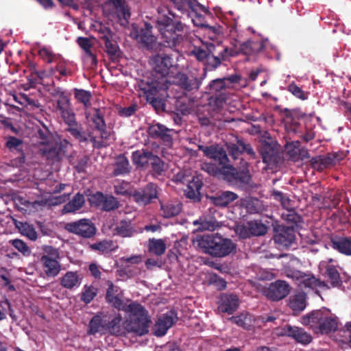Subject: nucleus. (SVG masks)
Listing matches in <instances>:
<instances>
[{
  "instance_id": "nucleus-31",
  "label": "nucleus",
  "mask_w": 351,
  "mask_h": 351,
  "mask_svg": "<svg viewBox=\"0 0 351 351\" xmlns=\"http://www.w3.org/2000/svg\"><path fill=\"white\" fill-rule=\"evenodd\" d=\"M122 317L119 313H109V322H107L106 333L115 336H124L125 335V327L121 325Z\"/></svg>"
},
{
  "instance_id": "nucleus-23",
  "label": "nucleus",
  "mask_w": 351,
  "mask_h": 351,
  "mask_svg": "<svg viewBox=\"0 0 351 351\" xmlns=\"http://www.w3.org/2000/svg\"><path fill=\"white\" fill-rule=\"evenodd\" d=\"M204 77H189L183 73H178L175 77V84L186 92L197 90Z\"/></svg>"
},
{
  "instance_id": "nucleus-20",
  "label": "nucleus",
  "mask_w": 351,
  "mask_h": 351,
  "mask_svg": "<svg viewBox=\"0 0 351 351\" xmlns=\"http://www.w3.org/2000/svg\"><path fill=\"white\" fill-rule=\"evenodd\" d=\"M98 38L101 40L106 48V52L110 56H116L119 46L117 43L112 40V32L109 27L102 24H99L97 27Z\"/></svg>"
},
{
  "instance_id": "nucleus-36",
  "label": "nucleus",
  "mask_w": 351,
  "mask_h": 351,
  "mask_svg": "<svg viewBox=\"0 0 351 351\" xmlns=\"http://www.w3.org/2000/svg\"><path fill=\"white\" fill-rule=\"evenodd\" d=\"M331 247L341 254L351 256V237L332 239Z\"/></svg>"
},
{
  "instance_id": "nucleus-13",
  "label": "nucleus",
  "mask_w": 351,
  "mask_h": 351,
  "mask_svg": "<svg viewBox=\"0 0 351 351\" xmlns=\"http://www.w3.org/2000/svg\"><path fill=\"white\" fill-rule=\"evenodd\" d=\"M268 228L261 221H249L243 224L237 225L235 232L242 239L251 237H260L267 232Z\"/></svg>"
},
{
  "instance_id": "nucleus-33",
  "label": "nucleus",
  "mask_w": 351,
  "mask_h": 351,
  "mask_svg": "<svg viewBox=\"0 0 351 351\" xmlns=\"http://www.w3.org/2000/svg\"><path fill=\"white\" fill-rule=\"evenodd\" d=\"M57 258L49 256H42L40 263L45 273L47 276H56L60 271V265L56 260Z\"/></svg>"
},
{
  "instance_id": "nucleus-47",
  "label": "nucleus",
  "mask_w": 351,
  "mask_h": 351,
  "mask_svg": "<svg viewBox=\"0 0 351 351\" xmlns=\"http://www.w3.org/2000/svg\"><path fill=\"white\" fill-rule=\"evenodd\" d=\"M211 160H213L211 162H203L202 164V169L213 176H223V167H221L213 159Z\"/></svg>"
},
{
  "instance_id": "nucleus-1",
  "label": "nucleus",
  "mask_w": 351,
  "mask_h": 351,
  "mask_svg": "<svg viewBox=\"0 0 351 351\" xmlns=\"http://www.w3.org/2000/svg\"><path fill=\"white\" fill-rule=\"evenodd\" d=\"M198 149L203 152L205 156L213 159L223 167V178L230 184L239 187L250 185L252 176L246 165L234 167L230 164L226 150L218 145L204 146L198 145ZM247 165V162L245 163Z\"/></svg>"
},
{
  "instance_id": "nucleus-35",
  "label": "nucleus",
  "mask_w": 351,
  "mask_h": 351,
  "mask_svg": "<svg viewBox=\"0 0 351 351\" xmlns=\"http://www.w3.org/2000/svg\"><path fill=\"white\" fill-rule=\"evenodd\" d=\"M114 170L112 174L114 176H123L130 172V166L129 160L125 154H119L115 158V162L113 165Z\"/></svg>"
},
{
  "instance_id": "nucleus-56",
  "label": "nucleus",
  "mask_w": 351,
  "mask_h": 351,
  "mask_svg": "<svg viewBox=\"0 0 351 351\" xmlns=\"http://www.w3.org/2000/svg\"><path fill=\"white\" fill-rule=\"evenodd\" d=\"M74 91L75 97L77 101L83 104L86 108L90 106L91 94L89 91L76 88Z\"/></svg>"
},
{
  "instance_id": "nucleus-4",
  "label": "nucleus",
  "mask_w": 351,
  "mask_h": 351,
  "mask_svg": "<svg viewBox=\"0 0 351 351\" xmlns=\"http://www.w3.org/2000/svg\"><path fill=\"white\" fill-rule=\"evenodd\" d=\"M193 243L205 254L216 258L228 256L236 250V245L231 239L218 234L197 236Z\"/></svg>"
},
{
  "instance_id": "nucleus-43",
  "label": "nucleus",
  "mask_w": 351,
  "mask_h": 351,
  "mask_svg": "<svg viewBox=\"0 0 351 351\" xmlns=\"http://www.w3.org/2000/svg\"><path fill=\"white\" fill-rule=\"evenodd\" d=\"M15 226L19 230V232L23 236L27 237L32 241H35L37 239L38 234L33 225L27 222H21L15 221Z\"/></svg>"
},
{
  "instance_id": "nucleus-21",
  "label": "nucleus",
  "mask_w": 351,
  "mask_h": 351,
  "mask_svg": "<svg viewBox=\"0 0 351 351\" xmlns=\"http://www.w3.org/2000/svg\"><path fill=\"white\" fill-rule=\"evenodd\" d=\"M172 132L173 130L160 123L152 124L147 128L149 136L160 140L166 145H171L173 143Z\"/></svg>"
},
{
  "instance_id": "nucleus-61",
  "label": "nucleus",
  "mask_w": 351,
  "mask_h": 351,
  "mask_svg": "<svg viewBox=\"0 0 351 351\" xmlns=\"http://www.w3.org/2000/svg\"><path fill=\"white\" fill-rule=\"evenodd\" d=\"M12 245L24 256H29L31 253L27 245L21 239H14L11 241Z\"/></svg>"
},
{
  "instance_id": "nucleus-26",
  "label": "nucleus",
  "mask_w": 351,
  "mask_h": 351,
  "mask_svg": "<svg viewBox=\"0 0 351 351\" xmlns=\"http://www.w3.org/2000/svg\"><path fill=\"white\" fill-rule=\"evenodd\" d=\"M226 147L230 156L234 160L237 159L239 156L243 153H246L253 158H255L256 157V154L253 150L251 145L250 143H246L243 141L238 138L237 139L236 143H227Z\"/></svg>"
},
{
  "instance_id": "nucleus-54",
  "label": "nucleus",
  "mask_w": 351,
  "mask_h": 351,
  "mask_svg": "<svg viewBox=\"0 0 351 351\" xmlns=\"http://www.w3.org/2000/svg\"><path fill=\"white\" fill-rule=\"evenodd\" d=\"M120 204L117 199L112 195H106L101 209L104 211H111L117 209Z\"/></svg>"
},
{
  "instance_id": "nucleus-7",
  "label": "nucleus",
  "mask_w": 351,
  "mask_h": 351,
  "mask_svg": "<svg viewBox=\"0 0 351 351\" xmlns=\"http://www.w3.org/2000/svg\"><path fill=\"white\" fill-rule=\"evenodd\" d=\"M141 90L149 102L156 111L165 110V104L162 99L158 97L160 90H165L169 88L168 84L163 82H156L153 80H142L139 83Z\"/></svg>"
},
{
  "instance_id": "nucleus-39",
  "label": "nucleus",
  "mask_w": 351,
  "mask_h": 351,
  "mask_svg": "<svg viewBox=\"0 0 351 351\" xmlns=\"http://www.w3.org/2000/svg\"><path fill=\"white\" fill-rule=\"evenodd\" d=\"M117 247L118 246L114 245L113 241L108 239L99 241L89 245L90 250L101 254H108L115 251Z\"/></svg>"
},
{
  "instance_id": "nucleus-50",
  "label": "nucleus",
  "mask_w": 351,
  "mask_h": 351,
  "mask_svg": "<svg viewBox=\"0 0 351 351\" xmlns=\"http://www.w3.org/2000/svg\"><path fill=\"white\" fill-rule=\"evenodd\" d=\"M84 204V195L80 193L76 194L71 201L67 202V213H74L80 209Z\"/></svg>"
},
{
  "instance_id": "nucleus-49",
  "label": "nucleus",
  "mask_w": 351,
  "mask_h": 351,
  "mask_svg": "<svg viewBox=\"0 0 351 351\" xmlns=\"http://www.w3.org/2000/svg\"><path fill=\"white\" fill-rule=\"evenodd\" d=\"M149 165L152 167V173L156 176H161L166 169L165 162L156 154L154 155Z\"/></svg>"
},
{
  "instance_id": "nucleus-55",
  "label": "nucleus",
  "mask_w": 351,
  "mask_h": 351,
  "mask_svg": "<svg viewBox=\"0 0 351 351\" xmlns=\"http://www.w3.org/2000/svg\"><path fill=\"white\" fill-rule=\"evenodd\" d=\"M189 9L195 13L196 16H200L198 14L199 12H202L205 14L210 13L208 8L199 3L197 0H189L187 2V10Z\"/></svg>"
},
{
  "instance_id": "nucleus-22",
  "label": "nucleus",
  "mask_w": 351,
  "mask_h": 351,
  "mask_svg": "<svg viewBox=\"0 0 351 351\" xmlns=\"http://www.w3.org/2000/svg\"><path fill=\"white\" fill-rule=\"evenodd\" d=\"M265 47V43L263 40H252L249 39L245 42L239 43V47L237 50V49H234L237 53L234 56H236L239 53H242L247 56H255L262 51ZM233 49H229V50H232Z\"/></svg>"
},
{
  "instance_id": "nucleus-64",
  "label": "nucleus",
  "mask_w": 351,
  "mask_h": 351,
  "mask_svg": "<svg viewBox=\"0 0 351 351\" xmlns=\"http://www.w3.org/2000/svg\"><path fill=\"white\" fill-rule=\"evenodd\" d=\"M138 110V106L136 104H133L128 107L119 108L118 110V114L122 117H129L133 115Z\"/></svg>"
},
{
  "instance_id": "nucleus-40",
  "label": "nucleus",
  "mask_w": 351,
  "mask_h": 351,
  "mask_svg": "<svg viewBox=\"0 0 351 351\" xmlns=\"http://www.w3.org/2000/svg\"><path fill=\"white\" fill-rule=\"evenodd\" d=\"M306 294L300 292L289 298L288 306L294 312L300 313L306 307Z\"/></svg>"
},
{
  "instance_id": "nucleus-16",
  "label": "nucleus",
  "mask_w": 351,
  "mask_h": 351,
  "mask_svg": "<svg viewBox=\"0 0 351 351\" xmlns=\"http://www.w3.org/2000/svg\"><path fill=\"white\" fill-rule=\"evenodd\" d=\"M158 189L156 184L149 182L145 186L135 190L132 197L136 203L146 206L158 198Z\"/></svg>"
},
{
  "instance_id": "nucleus-8",
  "label": "nucleus",
  "mask_w": 351,
  "mask_h": 351,
  "mask_svg": "<svg viewBox=\"0 0 351 351\" xmlns=\"http://www.w3.org/2000/svg\"><path fill=\"white\" fill-rule=\"evenodd\" d=\"M152 25L147 22L144 23L143 25L141 27L132 24L130 36L143 48L149 51H156L158 49V43L157 37L152 33Z\"/></svg>"
},
{
  "instance_id": "nucleus-6",
  "label": "nucleus",
  "mask_w": 351,
  "mask_h": 351,
  "mask_svg": "<svg viewBox=\"0 0 351 351\" xmlns=\"http://www.w3.org/2000/svg\"><path fill=\"white\" fill-rule=\"evenodd\" d=\"M330 311L327 308L316 310L308 314L304 320L306 324L317 328L322 334L335 332L338 328L337 317L330 315Z\"/></svg>"
},
{
  "instance_id": "nucleus-17",
  "label": "nucleus",
  "mask_w": 351,
  "mask_h": 351,
  "mask_svg": "<svg viewBox=\"0 0 351 351\" xmlns=\"http://www.w3.org/2000/svg\"><path fill=\"white\" fill-rule=\"evenodd\" d=\"M281 336H287L293 339L297 343L307 345L312 341V336L304 328L290 324H286L280 328Z\"/></svg>"
},
{
  "instance_id": "nucleus-63",
  "label": "nucleus",
  "mask_w": 351,
  "mask_h": 351,
  "mask_svg": "<svg viewBox=\"0 0 351 351\" xmlns=\"http://www.w3.org/2000/svg\"><path fill=\"white\" fill-rule=\"evenodd\" d=\"M105 195L101 192H97L93 195H90L88 197L89 202L91 205L101 207L104 204L105 199Z\"/></svg>"
},
{
  "instance_id": "nucleus-44",
  "label": "nucleus",
  "mask_w": 351,
  "mask_h": 351,
  "mask_svg": "<svg viewBox=\"0 0 351 351\" xmlns=\"http://www.w3.org/2000/svg\"><path fill=\"white\" fill-rule=\"evenodd\" d=\"M228 86L227 83H226V78H217L209 83L206 90L209 94L219 95L220 93H225Z\"/></svg>"
},
{
  "instance_id": "nucleus-41",
  "label": "nucleus",
  "mask_w": 351,
  "mask_h": 351,
  "mask_svg": "<svg viewBox=\"0 0 351 351\" xmlns=\"http://www.w3.org/2000/svg\"><path fill=\"white\" fill-rule=\"evenodd\" d=\"M325 276L334 288H339L342 286V280L337 267L332 265L326 266Z\"/></svg>"
},
{
  "instance_id": "nucleus-32",
  "label": "nucleus",
  "mask_w": 351,
  "mask_h": 351,
  "mask_svg": "<svg viewBox=\"0 0 351 351\" xmlns=\"http://www.w3.org/2000/svg\"><path fill=\"white\" fill-rule=\"evenodd\" d=\"M154 154L147 149H138L132 152V160L133 163L139 167H147L152 160Z\"/></svg>"
},
{
  "instance_id": "nucleus-38",
  "label": "nucleus",
  "mask_w": 351,
  "mask_h": 351,
  "mask_svg": "<svg viewBox=\"0 0 351 351\" xmlns=\"http://www.w3.org/2000/svg\"><path fill=\"white\" fill-rule=\"evenodd\" d=\"M114 234L122 237H132L138 233L130 221L121 220L114 228Z\"/></svg>"
},
{
  "instance_id": "nucleus-57",
  "label": "nucleus",
  "mask_w": 351,
  "mask_h": 351,
  "mask_svg": "<svg viewBox=\"0 0 351 351\" xmlns=\"http://www.w3.org/2000/svg\"><path fill=\"white\" fill-rule=\"evenodd\" d=\"M262 205L257 198H251L246 201L245 208L251 214L258 213L261 211Z\"/></svg>"
},
{
  "instance_id": "nucleus-12",
  "label": "nucleus",
  "mask_w": 351,
  "mask_h": 351,
  "mask_svg": "<svg viewBox=\"0 0 351 351\" xmlns=\"http://www.w3.org/2000/svg\"><path fill=\"white\" fill-rule=\"evenodd\" d=\"M291 290V287L287 281L276 280L263 289V294L269 300L278 302L285 298Z\"/></svg>"
},
{
  "instance_id": "nucleus-11",
  "label": "nucleus",
  "mask_w": 351,
  "mask_h": 351,
  "mask_svg": "<svg viewBox=\"0 0 351 351\" xmlns=\"http://www.w3.org/2000/svg\"><path fill=\"white\" fill-rule=\"evenodd\" d=\"M346 156L347 154L343 151L317 156L311 159V165L313 169L322 171L339 163Z\"/></svg>"
},
{
  "instance_id": "nucleus-60",
  "label": "nucleus",
  "mask_w": 351,
  "mask_h": 351,
  "mask_svg": "<svg viewBox=\"0 0 351 351\" xmlns=\"http://www.w3.org/2000/svg\"><path fill=\"white\" fill-rule=\"evenodd\" d=\"M81 278L77 272L67 271V289L79 287L81 283Z\"/></svg>"
},
{
  "instance_id": "nucleus-9",
  "label": "nucleus",
  "mask_w": 351,
  "mask_h": 351,
  "mask_svg": "<svg viewBox=\"0 0 351 351\" xmlns=\"http://www.w3.org/2000/svg\"><path fill=\"white\" fill-rule=\"evenodd\" d=\"M150 62L153 69L152 77L145 80L163 82V84L169 85L167 77L173 66L172 58L167 54H157L152 58Z\"/></svg>"
},
{
  "instance_id": "nucleus-2",
  "label": "nucleus",
  "mask_w": 351,
  "mask_h": 351,
  "mask_svg": "<svg viewBox=\"0 0 351 351\" xmlns=\"http://www.w3.org/2000/svg\"><path fill=\"white\" fill-rule=\"evenodd\" d=\"M155 26L159 32L163 45L174 49L184 40L188 32V26L173 12L160 14L155 21Z\"/></svg>"
},
{
  "instance_id": "nucleus-62",
  "label": "nucleus",
  "mask_w": 351,
  "mask_h": 351,
  "mask_svg": "<svg viewBox=\"0 0 351 351\" xmlns=\"http://www.w3.org/2000/svg\"><path fill=\"white\" fill-rule=\"evenodd\" d=\"M287 90L298 99L302 100H305L307 99L306 94L295 83L290 84L288 86Z\"/></svg>"
},
{
  "instance_id": "nucleus-59",
  "label": "nucleus",
  "mask_w": 351,
  "mask_h": 351,
  "mask_svg": "<svg viewBox=\"0 0 351 351\" xmlns=\"http://www.w3.org/2000/svg\"><path fill=\"white\" fill-rule=\"evenodd\" d=\"M23 145V141L15 136H10L6 138L5 147L10 151H21L19 147Z\"/></svg>"
},
{
  "instance_id": "nucleus-25",
  "label": "nucleus",
  "mask_w": 351,
  "mask_h": 351,
  "mask_svg": "<svg viewBox=\"0 0 351 351\" xmlns=\"http://www.w3.org/2000/svg\"><path fill=\"white\" fill-rule=\"evenodd\" d=\"M218 304L219 311L231 315L239 308V299L234 293H222L220 295Z\"/></svg>"
},
{
  "instance_id": "nucleus-51",
  "label": "nucleus",
  "mask_w": 351,
  "mask_h": 351,
  "mask_svg": "<svg viewBox=\"0 0 351 351\" xmlns=\"http://www.w3.org/2000/svg\"><path fill=\"white\" fill-rule=\"evenodd\" d=\"M91 121L94 124V128L95 130L100 129L102 127L106 125L104 120V114L101 109L97 108H93V113L91 117Z\"/></svg>"
},
{
  "instance_id": "nucleus-18",
  "label": "nucleus",
  "mask_w": 351,
  "mask_h": 351,
  "mask_svg": "<svg viewBox=\"0 0 351 351\" xmlns=\"http://www.w3.org/2000/svg\"><path fill=\"white\" fill-rule=\"evenodd\" d=\"M274 242L278 247H289L295 240V230L287 226H280L275 228Z\"/></svg>"
},
{
  "instance_id": "nucleus-45",
  "label": "nucleus",
  "mask_w": 351,
  "mask_h": 351,
  "mask_svg": "<svg viewBox=\"0 0 351 351\" xmlns=\"http://www.w3.org/2000/svg\"><path fill=\"white\" fill-rule=\"evenodd\" d=\"M166 248V244L162 239H149L148 249L150 252L157 256H161L165 252Z\"/></svg>"
},
{
  "instance_id": "nucleus-48",
  "label": "nucleus",
  "mask_w": 351,
  "mask_h": 351,
  "mask_svg": "<svg viewBox=\"0 0 351 351\" xmlns=\"http://www.w3.org/2000/svg\"><path fill=\"white\" fill-rule=\"evenodd\" d=\"M199 224V228L203 230L214 231L218 228L220 226L219 222L213 217L208 218H200L195 224Z\"/></svg>"
},
{
  "instance_id": "nucleus-5",
  "label": "nucleus",
  "mask_w": 351,
  "mask_h": 351,
  "mask_svg": "<svg viewBox=\"0 0 351 351\" xmlns=\"http://www.w3.org/2000/svg\"><path fill=\"white\" fill-rule=\"evenodd\" d=\"M125 311L130 313L125 323V332H132L137 336L147 334L151 319L145 308L138 303L132 302L128 305Z\"/></svg>"
},
{
  "instance_id": "nucleus-14",
  "label": "nucleus",
  "mask_w": 351,
  "mask_h": 351,
  "mask_svg": "<svg viewBox=\"0 0 351 351\" xmlns=\"http://www.w3.org/2000/svg\"><path fill=\"white\" fill-rule=\"evenodd\" d=\"M36 136L40 140V143L46 147L41 148L40 152L47 160H57L59 159L60 148L49 145L52 139L51 134L47 128H39Z\"/></svg>"
},
{
  "instance_id": "nucleus-34",
  "label": "nucleus",
  "mask_w": 351,
  "mask_h": 351,
  "mask_svg": "<svg viewBox=\"0 0 351 351\" xmlns=\"http://www.w3.org/2000/svg\"><path fill=\"white\" fill-rule=\"evenodd\" d=\"M182 204L178 202L169 201L160 204L161 215L165 218L177 216L182 211Z\"/></svg>"
},
{
  "instance_id": "nucleus-58",
  "label": "nucleus",
  "mask_w": 351,
  "mask_h": 351,
  "mask_svg": "<svg viewBox=\"0 0 351 351\" xmlns=\"http://www.w3.org/2000/svg\"><path fill=\"white\" fill-rule=\"evenodd\" d=\"M226 93H220L219 95H213L208 99V104L210 106L215 108H221L226 102Z\"/></svg>"
},
{
  "instance_id": "nucleus-30",
  "label": "nucleus",
  "mask_w": 351,
  "mask_h": 351,
  "mask_svg": "<svg viewBox=\"0 0 351 351\" xmlns=\"http://www.w3.org/2000/svg\"><path fill=\"white\" fill-rule=\"evenodd\" d=\"M238 198L239 195L237 193L230 191H219L208 197L213 204L221 208L228 206Z\"/></svg>"
},
{
  "instance_id": "nucleus-42",
  "label": "nucleus",
  "mask_w": 351,
  "mask_h": 351,
  "mask_svg": "<svg viewBox=\"0 0 351 351\" xmlns=\"http://www.w3.org/2000/svg\"><path fill=\"white\" fill-rule=\"evenodd\" d=\"M97 131L100 132V136L99 139L97 138L96 136L89 135L90 140L93 143V147L95 148H101L108 146V143L106 141H108L110 136V132L106 130V125L105 127H102L100 129H97Z\"/></svg>"
},
{
  "instance_id": "nucleus-24",
  "label": "nucleus",
  "mask_w": 351,
  "mask_h": 351,
  "mask_svg": "<svg viewBox=\"0 0 351 351\" xmlns=\"http://www.w3.org/2000/svg\"><path fill=\"white\" fill-rule=\"evenodd\" d=\"M263 161L273 168L280 161V157L278 151L269 143L263 141L259 149Z\"/></svg>"
},
{
  "instance_id": "nucleus-10",
  "label": "nucleus",
  "mask_w": 351,
  "mask_h": 351,
  "mask_svg": "<svg viewBox=\"0 0 351 351\" xmlns=\"http://www.w3.org/2000/svg\"><path fill=\"white\" fill-rule=\"evenodd\" d=\"M285 274L287 278L295 281L301 289H315L318 287L328 289L330 288L326 282L316 278L310 273H304L299 270L289 268L285 269Z\"/></svg>"
},
{
  "instance_id": "nucleus-37",
  "label": "nucleus",
  "mask_w": 351,
  "mask_h": 351,
  "mask_svg": "<svg viewBox=\"0 0 351 351\" xmlns=\"http://www.w3.org/2000/svg\"><path fill=\"white\" fill-rule=\"evenodd\" d=\"M281 217L289 225L287 228H292L293 230L300 226L303 222L302 216L293 208L286 209L282 213Z\"/></svg>"
},
{
  "instance_id": "nucleus-28",
  "label": "nucleus",
  "mask_w": 351,
  "mask_h": 351,
  "mask_svg": "<svg viewBox=\"0 0 351 351\" xmlns=\"http://www.w3.org/2000/svg\"><path fill=\"white\" fill-rule=\"evenodd\" d=\"M107 322H109V313L99 312L94 315L88 324V333L95 335L96 333H106Z\"/></svg>"
},
{
  "instance_id": "nucleus-19",
  "label": "nucleus",
  "mask_w": 351,
  "mask_h": 351,
  "mask_svg": "<svg viewBox=\"0 0 351 351\" xmlns=\"http://www.w3.org/2000/svg\"><path fill=\"white\" fill-rule=\"evenodd\" d=\"M105 299L107 303L119 311L125 310V304L123 300V291L120 287L114 285L111 281L108 282Z\"/></svg>"
},
{
  "instance_id": "nucleus-53",
  "label": "nucleus",
  "mask_w": 351,
  "mask_h": 351,
  "mask_svg": "<svg viewBox=\"0 0 351 351\" xmlns=\"http://www.w3.org/2000/svg\"><path fill=\"white\" fill-rule=\"evenodd\" d=\"M97 294V289L93 286H84L80 299L86 304L90 303Z\"/></svg>"
},
{
  "instance_id": "nucleus-3",
  "label": "nucleus",
  "mask_w": 351,
  "mask_h": 351,
  "mask_svg": "<svg viewBox=\"0 0 351 351\" xmlns=\"http://www.w3.org/2000/svg\"><path fill=\"white\" fill-rule=\"evenodd\" d=\"M200 45H194L190 51L189 55L203 63L204 77L206 75V70H215L223 61L228 60L230 57H234L237 53L234 49L229 50L228 47L215 45L210 42H203L200 40Z\"/></svg>"
},
{
  "instance_id": "nucleus-46",
  "label": "nucleus",
  "mask_w": 351,
  "mask_h": 351,
  "mask_svg": "<svg viewBox=\"0 0 351 351\" xmlns=\"http://www.w3.org/2000/svg\"><path fill=\"white\" fill-rule=\"evenodd\" d=\"M228 320L246 330L250 329L252 326L251 318L247 313H241L236 316H232L228 318Z\"/></svg>"
},
{
  "instance_id": "nucleus-15",
  "label": "nucleus",
  "mask_w": 351,
  "mask_h": 351,
  "mask_svg": "<svg viewBox=\"0 0 351 351\" xmlns=\"http://www.w3.org/2000/svg\"><path fill=\"white\" fill-rule=\"evenodd\" d=\"M67 231L84 239L93 238L97 232L95 224L88 219L67 223Z\"/></svg>"
},
{
  "instance_id": "nucleus-52",
  "label": "nucleus",
  "mask_w": 351,
  "mask_h": 351,
  "mask_svg": "<svg viewBox=\"0 0 351 351\" xmlns=\"http://www.w3.org/2000/svg\"><path fill=\"white\" fill-rule=\"evenodd\" d=\"M109 3L112 4L120 13L123 19H127L130 16V13L127 8V5L125 0H108Z\"/></svg>"
},
{
  "instance_id": "nucleus-27",
  "label": "nucleus",
  "mask_w": 351,
  "mask_h": 351,
  "mask_svg": "<svg viewBox=\"0 0 351 351\" xmlns=\"http://www.w3.org/2000/svg\"><path fill=\"white\" fill-rule=\"evenodd\" d=\"M176 315L175 312L171 311L160 317L153 327L154 335L157 337L164 336L174 324Z\"/></svg>"
},
{
  "instance_id": "nucleus-29",
  "label": "nucleus",
  "mask_w": 351,
  "mask_h": 351,
  "mask_svg": "<svg viewBox=\"0 0 351 351\" xmlns=\"http://www.w3.org/2000/svg\"><path fill=\"white\" fill-rule=\"evenodd\" d=\"M67 132L79 142H85L87 138L81 123H78L73 113L71 114L67 110Z\"/></svg>"
}]
</instances>
